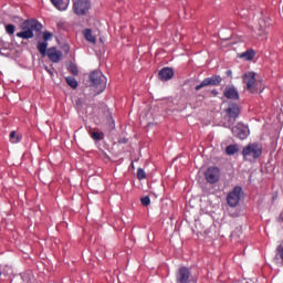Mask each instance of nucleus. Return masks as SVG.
I'll list each match as a JSON object with an SVG mask.
<instances>
[{"label":"nucleus","mask_w":283,"mask_h":283,"mask_svg":"<svg viewBox=\"0 0 283 283\" xmlns=\"http://www.w3.org/2000/svg\"><path fill=\"white\" fill-rule=\"evenodd\" d=\"M22 32H18L17 36L21 39H32L34 38L33 31H41L43 25L36 20H28L21 24Z\"/></svg>","instance_id":"f257e3e1"},{"label":"nucleus","mask_w":283,"mask_h":283,"mask_svg":"<svg viewBox=\"0 0 283 283\" xmlns=\"http://www.w3.org/2000/svg\"><path fill=\"white\" fill-rule=\"evenodd\" d=\"M226 113L227 115L224 117L223 127L231 128L240 116V107L237 104H230L226 109Z\"/></svg>","instance_id":"f03ea898"},{"label":"nucleus","mask_w":283,"mask_h":283,"mask_svg":"<svg viewBox=\"0 0 283 283\" xmlns=\"http://www.w3.org/2000/svg\"><path fill=\"white\" fill-rule=\"evenodd\" d=\"M262 154V147L258 143H252L243 147L242 155L245 160L253 161L260 158Z\"/></svg>","instance_id":"7ed1b4c3"},{"label":"nucleus","mask_w":283,"mask_h":283,"mask_svg":"<svg viewBox=\"0 0 283 283\" xmlns=\"http://www.w3.org/2000/svg\"><path fill=\"white\" fill-rule=\"evenodd\" d=\"M91 86L97 90V94H101L106 88V77L101 72H93L90 74Z\"/></svg>","instance_id":"20e7f679"},{"label":"nucleus","mask_w":283,"mask_h":283,"mask_svg":"<svg viewBox=\"0 0 283 283\" xmlns=\"http://www.w3.org/2000/svg\"><path fill=\"white\" fill-rule=\"evenodd\" d=\"M240 198H242V188L237 187L227 197V202L231 208H235L240 203Z\"/></svg>","instance_id":"39448f33"},{"label":"nucleus","mask_w":283,"mask_h":283,"mask_svg":"<svg viewBox=\"0 0 283 283\" xmlns=\"http://www.w3.org/2000/svg\"><path fill=\"white\" fill-rule=\"evenodd\" d=\"M91 6L88 0H74L73 10L77 15H83L90 10Z\"/></svg>","instance_id":"423d86ee"},{"label":"nucleus","mask_w":283,"mask_h":283,"mask_svg":"<svg viewBox=\"0 0 283 283\" xmlns=\"http://www.w3.org/2000/svg\"><path fill=\"white\" fill-rule=\"evenodd\" d=\"M205 178H206L207 182H209L211 185L217 184L221 178L220 168H217V167L209 168L205 172Z\"/></svg>","instance_id":"0eeeda50"},{"label":"nucleus","mask_w":283,"mask_h":283,"mask_svg":"<svg viewBox=\"0 0 283 283\" xmlns=\"http://www.w3.org/2000/svg\"><path fill=\"white\" fill-rule=\"evenodd\" d=\"M222 81V77L219 75H213L211 77L205 78L199 85L196 86V91H201L208 86H217Z\"/></svg>","instance_id":"6e6552de"},{"label":"nucleus","mask_w":283,"mask_h":283,"mask_svg":"<svg viewBox=\"0 0 283 283\" xmlns=\"http://www.w3.org/2000/svg\"><path fill=\"white\" fill-rule=\"evenodd\" d=\"M232 134L239 139L244 140L249 137V127L239 123L232 127Z\"/></svg>","instance_id":"1a4fd4ad"},{"label":"nucleus","mask_w":283,"mask_h":283,"mask_svg":"<svg viewBox=\"0 0 283 283\" xmlns=\"http://www.w3.org/2000/svg\"><path fill=\"white\" fill-rule=\"evenodd\" d=\"M243 83L247 85V90L249 92H253L255 90V85L258 82L255 81V73L248 72L243 75Z\"/></svg>","instance_id":"9d476101"},{"label":"nucleus","mask_w":283,"mask_h":283,"mask_svg":"<svg viewBox=\"0 0 283 283\" xmlns=\"http://www.w3.org/2000/svg\"><path fill=\"white\" fill-rule=\"evenodd\" d=\"M189 280H190V270L186 266L180 268L176 275V282L189 283Z\"/></svg>","instance_id":"9b49d317"},{"label":"nucleus","mask_w":283,"mask_h":283,"mask_svg":"<svg viewBox=\"0 0 283 283\" xmlns=\"http://www.w3.org/2000/svg\"><path fill=\"white\" fill-rule=\"evenodd\" d=\"M224 97L228 99L238 101L240 98V95L235 87H227L224 91Z\"/></svg>","instance_id":"f8f14e48"},{"label":"nucleus","mask_w":283,"mask_h":283,"mask_svg":"<svg viewBox=\"0 0 283 283\" xmlns=\"http://www.w3.org/2000/svg\"><path fill=\"white\" fill-rule=\"evenodd\" d=\"M46 54H48L49 59H50L51 61H53V62H59V61H61V59H62V56H63L62 52H61V51H57V50L54 49V48L49 49V51H48Z\"/></svg>","instance_id":"ddd939ff"},{"label":"nucleus","mask_w":283,"mask_h":283,"mask_svg":"<svg viewBox=\"0 0 283 283\" xmlns=\"http://www.w3.org/2000/svg\"><path fill=\"white\" fill-rule=\"evenodd\" d=\"M51 2L60 11H65L70 4V0H51Z\"/></svg>","instance_id":"4468645a"},{"label":"nucleus","mask_w":283,"mask_h":283,"mask_svg":"<svg viewBox=\"0 0 283 283\" xmlns=\"http://www.w3.org/2000/svg\"><path fill=\"white\" fill-rule=\"evenodd\" d=\"M238 57L242 59L243 61H252L253 57H255V51L248 50L245 52L239 53Z\"/></svg>","instance_id":"2eb2a0df"},{"label":"nucleus","mask_w":283,"mask_h":283,"mask_svg":"<svg viewBox=\"0 0 283 283\" xmlns=\"http://www.w3.org/2000/svg\"><path fill=\"white\" fill-rule=\"evenodd\" d=\"M175 73L174 72H159L157 73V78H159V81H163L164 83L166 81H170V78H174Z\"/></svg>","instance_id":"dca6fc26"},{"label":"nucleus","mask_w":283,"mask_h":283,"mask_svg":"<svg viewBox=\"0 0 283 283\" xmlns=\"http://www.w3.org/2000/svg\"><path fill=\"white\" fill-rule=\"evenodd\" d=\"M22 140V135L18 134L15 130L10 133V142L11 144H19Z\"/></svg>","instance_id":"f3484780"},{"label":"nucleus","mask_w":283,"mask_h":283,"mask_svg":"<svg viewBox=\"0 0 283 283\" xmlns=\"http://www.w3.org/2000/svg\"><path fill=\"white\" fill-rule=\"evenodd\" d=\"M83 34L88 42L91 43L96 42V36L93 34V31L91 29L84 30Z\"/></svg>","instance_id":"a211bd4d"},{"label":"nucleus","mask_w":283,"mask_h":283,"mask_svg":"<svg viewBox=\"0 0 283 283\" xmlns=\"http://www.w3.org/2000/svg\"><path fill=\"white\" fill-rule=\"evenodd\" d=\"M239 150H240V148H239L238 145H229V146H227V148H226V153H227V155H229V156L235 155Z\"/></svg>","instance_id":"6ab92c4d"},{"label":"nucleus","mask_w":283,"mask_h":283,"mask_svg":"<svg viewBox=\"0 0 283 283\" xmlns=\"http://www.w3.org/2000/svg\"><path fill=\"white\" fill-rule=\"evenodd\" d=\"M65 81H66L67 85H69L71 88L76 90V87H77V81L75 80V77H73V76H67V77H65Z\"/></svg>","instance_id":"aec40b11"},{"label":"nucleus","mask_w":283,"mask_h":283,"mask_svg":"<svg viewBox=\"0 0 283 283\" xmlns=\"http://www.w3.org/2000/svg\"><path fill=\"white\" fill-rule=\"evenodd\" d=\"M38 50L42 54V56H45V53H48V43L46 42H39Z\"/></svg>","instance_id":"412c9836"},{"label":"nucleus","mask_w":283,"mask_h":283,"mask_svg":"<svg viewBox=\"0 0 283 283\" xmlns=\"http://www.w3.org/2000/svg\"><path fill=\"white\" fill-rule=\"evenodd\" d=\"M91 137L94 140H102L103 139V133H101V132H91Z\"/></svg>","instance_id":"4be33fe9"},{"label":"nucleus","mask_w":283,"mask_h":283,"mask_svg":"<svg viewBox=\"0 0 283 283\" xmlns=\"http://www.w3.org/2000/svg\"><path fill=\"white\" fill-rule=\"evenodd\" d=\"M66 70H67V72H77L78 69H77V66L74 63L69 62L66 64Z\"/></svg>","instance_id":"5701e85b"},{"label":"nucleus","mask_w":283,"mask_h":283,"mask_svg":"<svg viewBox=\"0 0 283 283\" xmlns=\"http://www.w3.org/2000/svg\"><path fill=\"white\" fill-rule=\"evenodd\" d=\"M137 178L139 180H143L146 178V172H145V170H143V168H138Z\"/></svg>","instance_id":"b1692460"},{"label":"nucleus","mask_w":283,"mask_h":283,"mask_svg":"<svg viewBox=\"0 0 283 283\" xmlns=\"http://www.w3.org/2000/svg\"><path fill=\"white\" fill-rule=\"evenodd\" d=\"M6 31H7V33H9V34H14V32H15V27H14L13 24H8V25L6 27Z\"/></svg>","instance_id":"393cba45"},{"label":"nucleus","mask_w":283,"mask_h":283,"mask_svg":"<svg viewBox=\"0 0 283 283\" xmlns=\"http://www.w3.org/2000/svg\"><path fill=\"white\" fill-rule=\"evenodd\" d=\"M142 206L148 207L150 205V198L149 197H144L140 199Z\"/></svg>","instance_id":"a878e982"},{"label":"nucleus","mask_w":283,"mask_h":283,"mask_svg":"<svg viewBox=\"0 0 283 283\" xmlns=\"http://www.w3.org/2000/svg\"><path fill=\"white\" fill-rule=\"evenodd\" d=\"M277 255L281 258V260L283 261V245H279L277 249Z\"/></svg>","instance_id":"bb28decb"},{"label":"nucleus","mask_w":283,"mask_h":283,"mask_svg":"<svg viewBox=\"0 0 283 283\" xmlns=\"http://www.w3.org/2000/svg\"><path fill=\"white\" fill-rule=\"evenodd\" d=\"M43 39H44V41H48V40L52 39V33H50V32H44Z\"/></svg>","instance_id":"cd10ccee"},{"label":"nucleus","mask_w":283,"mask_h":283,"mask_svg":"<svg viewBox=\"0 0 283 283\" xmlns=\"http://www.w3.org/2000/svg\"><path fill=\"white\" fill-rule=\"evenodd\" d=\"M174 71H175V69H172V67H163L159 70V72H174Z\"/></svg>","instance_id":"c85d7f7f"},{"label":"nucleus","mask_w":283,"mask_h":283,"mask_svg":"<svg viewBox=\"0 0 283 283\" xmlns=\"http://www.w3.org/2000/svg\"><path fill=\"white\" fill-rule=\"evenodd\" d=\"M281 219H282V221H283V214H282Z\"/></svg>","instance_id":"c756f323"}]
</instances>
